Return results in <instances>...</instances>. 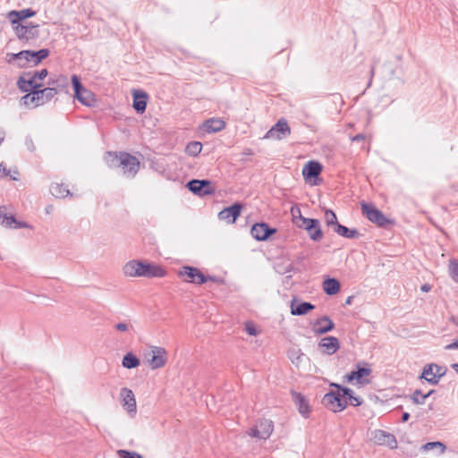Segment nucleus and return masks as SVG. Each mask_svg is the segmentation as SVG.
<instances>
[{"label": "nucleus", "instance_id": "1", "mask_svg": "<svg viewBox=\"0 0 458 458\" xmlns=\"http://www.w3.org/2000/svg\"><path fill=\"white\" fill-rule=\"evenodd\" d=\"M330 386L336 388V390L327 393L322 399V403L332 411H342L348 404L360 406L362 403V399L359 396H355L352 389L343 387L335 383H332Z\"/></svg>", "mask_w": 458, "mask_h": 458}, {"label": "nucleus", "instance_id": "2", "mask_svg": "<svg viewBox=\"0 0 458 458\" xmlns=\"http://www.w3.org/2000/svg\"><path fill=\"white\" fill-rule=\"evenodd\" d=\"M106 159L109 166L120 168L123 174L129 178L134 177L140 170L139 159L126 152H108Z\"/></svg>", "mask_w": 458, "mask_h": 458}, {"label": "nucleus", "instance_id": "3", "mask_svg": "<svg viewBox=\"0 0 458 458\" xmlns=\"http://www.w3.org/2000/svg\"><path fill=\"white\" fill-rule=\"evenodd\" d=\"M57 94L55 87H48L43 89H36L22 97L21 101L26 106H38L51 100Z\"/></svg>", "mask_w": 458, "mask_h": 458}, {"label": "nucleus", "instance_id": "4", "mask_svg": "<svg viewBox=\"0 0 458 458\" xmlns=\"http://www.w3.org/2000/svg\"><path fill=\"white\" fill-rule=\"evenodd\" d=\"M13 30L15 32L16 37L22 41H30L38 38L39 30L38 25H35L30 22L27 25L14 24L12 25Z\"/></svg>", "mask_w": 458, "mask_h": 458}, {"label": "nucleus", "instance_id": "5", "mask_svg": "<svg viewBox=\"0 0 458 458\" xmlns=\"http://www.w3.org/2000/svg\"><path fill=\"white\" fill-rule=\"evenodd\" d=\"M72 83L74 89V97L82 104L88 106L93 105L95 99L91 91L85 89L77 75L72 76Z\"/></svg>", "mask_w": 458, "mask_h": 458}, {"label": "nucleus", "instance_id": "6", "mask_svg": "<svg viewBox=\"0 0 458 458\" xmlns=\"http://www.w3.org/2000/svg\"><path fill=\"white\" fill-rule=\"evenodd\" d=\"M446 373V368L437 365L436 363H430L423 368L420 378H424L426 381L432 385H436L439 382L440 378Z\"/></svg>", "mask_w": 458, "mask_h": 458}, {"label": "nucleus", "instance_id": "7", "mask_svg": "<svg viewBox=\"0 0 458 458\" xmlns=\"http://www.w3.org/2000/svg\"><path fill=\"white\" fill-rule=\"evenodd\" d=\"M362 214L372 223L378 226H384L387 224L388 220L384 214L377 209L373 204H368L366 202L360 203Z\"/></svg>", "mask_w": 458, "mask_h": 458}, {"label": "nucleus", "instance_id": "8", "mask_svg": "<svg viewBox=\"0 0 458 458\" xmlns=\"http://www.w3.org/2000/svg\"><path fill=\"white\" fill-rule=\"evenodd\" d=\"M151 358L147 360L148 366L155 370L165 366L168 360V353L163 347L153 346L151 348Z\"/></svg>", "mask_w": 458, "mask_h": 458}, {"label": "nucleus", "instance_id": "9", "mask_svg": "<svg viewBox=\"0 0 458 458\" xmlns=\"http://www.w3.org/2000/svg\"><path fill=\"white\" fill-rule=\"evenodd\" d=\"M274 429L273 422L270 420L262 419L248 432L251 437L259 439H267Z\"/></svg>", "mask_w": 458, "mask_h": 458}, {"label": "nucleus", "instance_id": "10", "mask_svg": "<svg viewBox=\"0 0 458 458\" xmlns=\"http://www.w3.org/2000/svg\"><path fill=\"white\" fill-rule=\"evenodd\" d=\"M298 227L304 228L310 238L315 242H319L323 238V233L318 219L301 217V225H298Z\"/></svg>", "mask_w": 458, "mask_h": 458}, {"label": "nucleus", "instance_id": "11", "mask_svg": "<svg viewBox=\"0 0 458 458\" xmlns=\"http://www.w3.org/2000/svg\"><path fill=\"white\" fill-rule=\"evenodd\" d=\"M291 134V128L284 118H281L277 123L268 130L265 139H273L281 140Z\"/></svg>", "mask_w": 458, "mask_h": 458}, {"label": "nucleus", "instance_id": "12", "mask_svg": "<svg viewBox=\"0 0 458 458\" xmlns=\"http://www.w3.org/2000/svg\"><path fill=\"white\" fill-rule=\"evenodd\" d=\"M179 276L183 277L184 281L197 284H202L208 279L214 280L212 277L205 276L199 268L192 267H183Z\"/></svg>", "mask_w": 458, "mask_h": 458}, {"label": "nucleus", "instance_id": "13", "mask_svg": "<svg viewBox=\"0 0 458 458\" xmlns=\"http://www.w3.org/2000/svg\"><path fill=\"white\" fill-rule=\"evenodd\" d=\"M372 441L378 445H385L389 447L390 449L397 448V440L395 437L385 430L382 429H375L371 433Z\"/></svg>", "mask_w": 458, "mask_h": 458}, {"label": "nucleus", "instance_id": "14", "mask_svg": "<svg viewBox=\"0 0 458 458\" xmlns=\"http://www.w3.org/2000/svg\"><path fill=\"white\" fill-rule=\"evenodd\" d=\"M188 189L199 196L210 195L215 192V188L208 180H191L187 183Z\"/></svg>", "mask_w": 458, "mask_h": 458}, {"label": "nucleus", "instance_id": "15", "mask_svg": "<svg viewBox=\"0 0 458 458\" xmlns=\"http://www.w3.org/2000/svg\"><path fill=\"white\" fill-rule=\"evenodd\" d=\"M318 348L322 354L333 355L340 349V342L335 336H325L318 342Z\"/></svg>", "mask_w": 458, "mask_h": 458}, {"label": "nucleus", "instance_id": "16", "mask_svg": "<svg viewBox=\"0 0 458 458\" xmlns=\"http://www.w3.org/2000/svg\"><path fill=\"white\" fill-rule=\"evenodd\" d=\"M120 397L122 399V403L126 409L127 412L131 416H134L137 411V405L133 392L127 387H123L120 391Z\"/></svg>", "mask_w": 458, "mask_h": 458}, {"label": "nucleus", "instance_id": "17", "mask_svg": "<svg viewBox=\"0 0 458 458\" xmlns=\"http://www.w3.org/2000/svg\"><path fill=\"white\" fill-rule=\"evenodd\" d=\"M242 206L240 203H234L231 207L225 208L218 213V218L228 224H233L239 217Z\"/></svg>", "mask_w": 458, "mask_h": 458}, {"label": "nucleus", "instance_id": "18", "mask_svg": "<svg viewBox=\"0 0 458 458\" xmlns=\"http://www.w3.org/2000/svg\"><path fill=\"white\" fill-rule=\"evenodd\" d=\"M142 277L152 278V277H164L166 275V271L164 267L155 263H151L148 260H142Z\"/></svg>", "mask_w": 458, "mask_h": 458}, {"label": "nucleus", "instance_id": "19", "mask_svg": "<svg viewBox=\"0 0 458 458\" xmlns=\"http://www.w3.org/2000/svg\"><path fill=\"white\" fill-rule=\"evenodd\" d=\"M276 232L270 228L266 223H257L252 225L250 233L258 241H266L270 235Z\"/></svg>", "mask_w": 458, "mask_h": 458}, {"label": "nucleus", "instance_id": "20", "mask_svg": "<svg viewBox=\"0 0 458 458\" xmlns=\"http://www.w3.org/2000/svg\"><path fill=\"white\" fill-rule=\"evenodd\" d=\"M142 260L131 259L126 262L122 272L126 277H142Z\"/></svg>", "mask_w": 458, "mask_h": 458}, {"label": "nucleus", "instance_id": "21", "mask_svg": "<svg viewBox=\"0 0 458 458\" xmlns=\"http://www.w3.org/2000/svg\"><path fill=\"white\" fill-rule=\"evenodd\" d=\"M335 327L334 322L327 316L318 318L312 325V330L316 335H324Z\"/></svg>", "mask_w": 458, "mask_h": 458}, {"label": "nucleus", "instance_id": "22", "mask_svg": "<svg viewBox=\"0 0 458 458\" xmlns=\"http://www.w3.org/2000/svg\"><path fill=\"white\" fill-rule=\"evenodd\" d=\"M371 373V369L369 368H358L357 370L352 371L351 373L345 376L348 382L356 381L359 385L369 384V380L367 379V377Z\"/></svg>", "mask_w": 458, "mask_h": 458}, {"label": "nucleus", "instance_id": "23", "mask_svg": "<svg viewBox=\"0 0 458 458\" xmlns=\"http://www.w3.org/2000/svg\"><path fill=\"white\" fill-rule=\"evenodd\" d=\"M35 12L30 8L22 9L20 11H10L7 13V19L11 22L12 25L14 24H21V21L27 18L33 17L35 15Z\"/></svg>", "mask_w": 458, "mask_h": 458}, {"label": "nucleus", "instance_id": "24", "mask_svg": "<svg viewBox=\"0 0 458 458\" xmlns=\"http://www.w3.org/2000/svg\"><path fill=\"white\" fill-rule=\"evenodd\" d=\"M291 314L295 316L306 315L315 309V306L310 302L301 301L297 299H293L291 301Z\"/></svg>", "mask_w": 458, "mask_h": 458}, {"label": "nucleus", "instance_id": "25", "mask_svg": "<svg viewBox=\"0 0 458 458\" xmlns=\"http://www.w3.org/2000/svg\"><path fill=\"white\" fill-rule=\"evenodd\" d=\"M49 55L48 49H40L39 51H30V55H28V59L24 62H21L18 64L19 66L24 67L28 64L37 65L43 59L47 58Z\"/></svg>", "mask_w": 458, "mask_h": 458}, {"label": "nucleus", "instance_id": "26", "mask_svg": "<svg viewBox=\"0 0 458 458\" xmlns=\"http://www.w3.org/2000/svg\"><path fill=\"white\" fill-rule=\"evenodd\" d=\"M133 96V108L139 114H143L146 110L148 94L142 90L134 89Z\"/></svg>", "mask_w": 458, "mask_h": 458}, {"label": "nucleus", "instance_id": "27", "mask_svg": "<svg viewBox=\"0 0 458 458\" xmlns=\"http://www.w3.org/2000/svg\"><path fill=\"white\" fill-rule=\"evenodd\" d=\"M291 394L293 396V400L295 405L298 408L299 412L302 416L308 417L309 413L310 411L309 401L301 393L292 391Z\"/></svg>", "mask_w": 458, "mask_h": 458}, {"label": "nucleus", "instance_id": "28", "mask_svg": "<svg viewBox=\"0 0 458 458\" xmlns=\"http://www.w3.org/2000/svg\"><path fill=\"white\" fill-rule=\"evenodd\" d=\"M0 225L5 227H26L25 224L18 223L14 216L7 212L4 206L0 207Z\"/></svg>", "mask_w": 458, "mask_h": 458}, {"label": "nucleus", "instance_id": "29", "mask_svg": "<svg viewBox=\"0 0 458 458\" xmlns=\"http://www.w3.org/2000/svg\"><path fill=\"white\" fill-rule=\"evenodd\" d=\"M322 171V165L317 161H309L302 168V174L306 181L318 177Z\"/></svg>", "mask_w": 458, "mask_h": 458}, {"label": "nucleus", "instance_id": "30", "mask_svg": "<svg viewBox=\"0 0 458 458\" xmlns=\"http://www.w3.org/2000/svg\"><path fill=\"white\" fill-rule=\"evenodd\" d=\"M225 128V122L220 118L213 117L208 119L202 124V129L207 132H218Z\"/></svg>", "mask_w": 458, "mask_h": 458}, {"label": "nucleus", "instance_id": "31", "mask_svg": "<svg viewBox=\"0 0 458 458\" xmlns=\"http://www.w3.org/2000/svg\"><path fill=\"white\" fill-rule=\"evenodd\" d=\"M50 192L55 198H65L71 194L69 189L64 183L58 182L51 184Z\"/></svg>", "mask_w": 458, "mask_h": 458}, {"label": "nucleus", "instance_id": "32", "mask_svg": "<svg viewBox=\"0 0 458 458\" xmlns=\"http://www.w3.org/2000/svg\"><path fill=\"white\" fill-rule=\"evenodd\" d=\"M335 233L337 234L348 238V239H355L360 236V233L356 229H349L344 225H336V227L334 228Z\"/></svg>", "mask_w": 458, "mask_h": 458}, {"label": "nucleus", "instance_id": "33", "mask_svg": "<svg viewBox=\"0 0 458 458\" xmlns=\"http://www.w3.org/2000/svg\"><path fill=\"white\" fill-rule=\"evenodd\" d=\"M323 290L328 295L336 294L340 290V283L335 278H328L323 282Z\"/></svg>", "mask_w": 458, "mask_h": 458}, {"label": "nucleus", "instance_id": "34", "mask_svg": "<svg viewBox=\"0 0 458 458\" xmlns=\"http://www.w3.org/2000/svg\"><path fill=\"white\" fill-rule=\"evenodd\" d=\"M47 75V70L43 69L39 72H34V74L28 80L26 83L29 84V86L31 87V89H39L41 87V84L38 83L39 81H42L45 79Z\"/></svg>", "mask_w": 458, "mask_h": 458}, {"label": "nucleus", "instance_id": "35", "mask_svg": "<svg viewBox=\"0 0 458 458\" xmlns=\"http://www.w3.org/2000/svg\"><path fill=\"white\" fill-rule=\"evenodd\" d=\"M140 364V360L139 358L136 357L132 352L126 353L122 360L123 367L126 369H134L139 367Z\"/></svg>", "mask_w": 458, "mask_h": 458}, {"label": "nucleus", "instance_id": "36", "mask_svg": "<svg viewBox=\"0 0 458 458\" xmlns=\"http://www.w3.org/2000/svg\"><path fill=\"white\" fill-rule=\"evenodd\" d=\"M420 449L425 452L436 449L438 451L439 454H444L446 447H445V444H443L442 442L436 441V442H428V443L423 445Z\"/></svg>", "mask_w": 458, "mask_h": 458}, {"label": "nucleus", "instance_id": "37", "mask_svg": "<svg viewBox=\"0 0 458 458\" xmlns=\"http://www.w3.org/2000/svg\"><path fill=\"white\" fill-rule=\"evenodd\" d=\"M202 149V144L199 141H191L187 144L185 152L191 157H197Z\"/></svg>", "mask_w": 458, "mask_h": 458}, {"label": "nucleus", "instance_id": "38", "mask_svg": "<svg viewBox=\"0 0 458 458\" xmlns=\"http://www.w3.org/2000/svg\"><path fill=\"white\" fill-rule=\"evenodd\" d=\"M28 55H30V50H23L17 54H7V62L13 63L15 61H18V64L21 62H24L26 61V59H28Z\"/></svg>", "mask_w": 458, "mask_h": 458}, {"label": "nucleus", "instance_id": "39", "mask_svg": "<svg viewBox=\"0 0 458 458\" xmlns=\"http://www.w3.org/2000/svg\"><path fill=\"white\" fill-rule=\"evenodd\" d=\"M434 391L430 390L428 393L423 394L420 390H415L411 396V399L416 404H423L426 398H428Z\"/></svg>", "mask_w": 458, "mask_h": 458}, {"label": "nucleus", "instance_id": "40", "mask_svg": "<svg viewBox=\"0 0 458 458\" xmlns=\"http://www.w3.org/2000/svg\"><path fill=\"white\" fill-rule=\"evenodd\" d=\"M325 221L328 226H334V228L336 227V225H339V223L337 222V217H336L335 213L331 209L326 210Z\"/></svg>", "mask_w": 458, "mask_h": 458}, {"label": "nucleus", "instance_id": "41", "mask_svg": "<svg viewBox=\"0 0 458 458\" xmlns=\"http://www.w3.org/2000/svg\"><path fill=\"white\" fill-rule=\"evenodd\" d=\"M448 271L451 278L458 284V261L456 259L449 261Z\"/></svg>", "mask_w": 458, "mask_h": 458}, {"label": "nucleus", "instance_id": "42", "mask_svg": "<svg viewBox=\"0 0 458 458\" xmlns=\"http://www.w3.org/2000/svg\"><path fill=\"white\" fill-rule=\"evenodd\" d=\"M119 458H143L141 454L136 452H130L127 450L120 449L116 452Z\"/></svg>", "mask_w": 458, "mask_h": 458}, {"label": "nucleus", "instance_id": "43", "mask_svg": "<svg viewBox=\"0 0 458 458\" xmlns=\"http://www.w3.org/2000/svg\"><path fill=\"white\" fill-rule=\"evenodd\" d=\"M291 213L293 216V223L298 226V225H301V217H303L301 216V210L299 208H292Z\"/></svg>", "mask_w": 458, "mask_h": 458}, {"label": "nucleus", "instance_id": "44", "mask_svg": "<svg viewBox=\"0 0 458 458\" xmlns=\"http://www.w3.org/2000/svg\"><path fill=\"white\" fill-rule=\"evenodd\" d=\"M245 330L250 335H257L259 334L254 324L251 322H247L245 324Z\"/></svg>", "mask_w": 458, "mask_h": 458}, {"label": "nucleus", "instance_id": "45", "mask_svg": "<svg viewBox=\"0 0 458 458\" xmlns=\"http://www.w3.org/2000/svg\"><path fill=\"white\" fill-rule=\"evenodd\" d=\"M27 81H28V80L21 79L18 81L19 87L24 92H29V91L32 92L33 89H31V87L29 86L28 83H26Z\"/></svg>", "mask_w": 458, "mask_h": 458}, {"label": "nucleus", "instance_id": "46", "mask_svg": "<svg viewBox=\"0 0 458 458\" xmlns=\"http://www.w3.org/2000/svg\"><path fill=\"white\" fill-rule=\"evenodd\" d=\"M114 327L116 328V330L121 332H126L129 329V326L126 323L123 322L116 324Z\"/></svg>", "mask_w": 458, "mask_h": 458}, {"label": "nucleus", "instance_id": "47", "mask_svg": "<svg viewBox=\"0 0 458 458\" xmlns=\"http://www.w3.org/2000/svg\"><path fill=\"white\" fill-rule=\"evenodd\" d=\"M55 83L57 86L65 87L68 85V81L66 77L61 76L60 78H58Z\"/></svg>", "mask_w": 458, "mask_h": 458}, {"label": "nucleus", "instance_id": "48", "mask_svg": "<svg viewBox=\"0 0 458 458\" xmlns=\"http://www.w3.org/2000/svg\"><path fill=\"white\" fill-rule=\"evenodd\" d=\"M0 174L3 176H8L10 174L9 170L7 169L6 165L3 163L0 164Z\"/></svg>", "mask_w": 458, "mask_h": 458}, {"label": "nucleus", "instance_id": "49", "mask_svg": "<svg viewBox=\"0 0 458 458\" xmlns=\"http://www.w3.org/2000/svg\"><path fill=\"white\" fill-rule=\"evenodd\" d=\"M445 348V350L458 349V339L452 344H447Z\"/></svg>", "mask_w": 458, "mask_h": 458}, {"label": "nucleus", "instance_id": "50", "mask_svg": "<svg viewBox=\"0 0 458 458\" xmlns=\"http://www.w3.org/2000/svg\"><path fill=\"white\" fill-rule=\"evenodd\" d=\"M366 136L364 134H357L352 138V141H360L365 140Z\"/></svg>", "mask_w": 458, "mask_h": 458}, {"label": "nucleus", "instance_id": "51", "mask_svg": "<svg viewBox=\"0 0 458 458\" xmlns=\"http://www.w3.org/2000/svg\"><path fill=\"white\" fill-rule=\"evenodd\" d=\"M420 290L422 292L428 293L431 290V286L428 284H424L421 285Z\"/></svg>", "mask_w": 458, "mask_h": 458}, {"label": "nucleus", "instance_id": "52", "mask_svg": "<svg viewBox=\"0 0 458 458\" xmlns=\"http://www.w3.org/2000/svg\"><path fill=\"white\" fill-rule=\"evenodd\" d=\"M54 210V206L53 205H47L46 208H45V212L46 214L49 215L53 212Z\"/></svg>", "mask_w": 458, "mask_h": 458}, {"label": "nucleus", "instance_id": "53", "mask_svg": "<svg viewBox=\"0 0 458 458\" xmlns=\"http://www.w3.org/2000/svg\"><path fill=\"white\" fill-rule=\"evenodd\" d=\"M302 357H303V353L301 352V351L299 350L298 355L296 357V361L293 360V362H296L298 364L301 360Z\"/></svg>", "mask_w": 458, "mask_h": 458}, {"label": "nucleus", "instance_id": "54", "mask_svg": "<svg viewBox=\"0 0 458 458\" xmlns=\"http://www.w3.org/2000/svg\"><path fill=\"white\" fill-rule=\"evenodd\" d=\"M410 414L408 412H403L402 416V421L405 422L409 420Z\"/></svg>", "mask_w": 458, "mask_h": 458}, {"label": "nucleus", "instance_id": "55", "mask_svg": "<svg viewBox=\"0 0 458 458\" xmlns=\"http://www.w3.org/2000/svg\"><path fill=\"white\" fill-rule=\"evenodd\" d=\"M450 321H451L452 323H454V325L458 326V318H456V317H454V316H452V317L450 318Z\"/></svg>", "mask_w": 458, "mask_h": 458}, {"label": "nucleus", "instance_id": "56", "mask_svg": "<svg viewBox=\"0 0 458 458\" xmlns=\"http://www.w3.org/2000/svg\"><path fill=\"white\" fill-rule=\"evenodd\" d=\"M352 299H353V296H349L346 301H345V304L346 305H350L352 301Z\"/></svg>", "mask_w": 458, "mask_h": 458}, {"label": "nucleus", "instance_id": "57", "mask_svg": "<svg viewBox=\"0 0 458 458\" xmlns=\"http://www.w3.org/2000/svg\"><path fill=\"white\" fill-rule=\"evenodd\" d=\"M451 367L458 374V363H454Z\"/></svg>", "mask_w": 458, "mask_h": 458}, {"label": "nucleus", "instance_id": "58", "mask_svg": "<svg viewBox=\"0 0 458 458\" xmlns=\"http://www.w3.org/2000/svg\"><path fill=\"white\" fill-rule=\"evenodd\" d=\"M374 74V68L371 69V76Z\"/></svg>", "mask_w": 458, "mask_h": 458}]
</instances>
